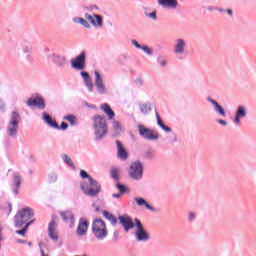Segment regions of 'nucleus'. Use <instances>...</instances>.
<instances>
[{"instance_id": "obj_1", "label": "nucleus", "mask_w": 256, "mask_h": 256, "mask_svg": "<svg viewBox=\"0 0 256 256\" xmlns=\"http://www.w3.org/2000/svg\"><path fill=\"white\" fill-rule=\"evenodd\" d=\"M80 75L84 81L85 87L88 89V93H93L94 87L98 95H107V93L109 92V90L107 89V85H105L103 74L99 72V70L94 71V84L93 79L91 78V74H89V72L81 71Z\"/></svg>"}, {"instance_id": "obj_2", "label": "nucleus", "mask_w": 256, "mask_h": 256, "mask_svg": "<svg viewBox=\"0 0 256 256\" xmlns=\"http://www.w3.org/2000/svg\"><path fill=\"white\" fill-rule=\"evenodd\" d=\"M81 179H88V184L81 183L80 189L83 191L84 195L88 197H97L99 193H101V185L97 180H95L87 171L80 170Z\"/></svg>"}, {"instance_id": "obj_3", "label": "nucleus", "mask_w": 256, "mask_h": 256, "mask_svg": "<svg viewBox=\"0 0 256 256\" xmlns=\"http://www.w3.org/2000/svg\"><path fill=\"white\" fill-rule=\"evenodd\" d=\"M92 130L95 141H103V139L107 137L109 127L107 126L105 116L97 114L92 118Z\"/></svg>"}, {"instance_id": "obj_4", "label": "nucleus", "mask_w": 256, "mask_h": 256, "mask_svg": "<svg viewBox=\"0 0 256 256\" xmlns=\"http://www.w3.org/2000/svg\"><path fill=\"white\" fill-rule=\"evenodd\" d=\"M92 233L98 241H104V239H107V235L109 233L107 231V224L105 221H103V219L96 218L93 220Z\"/></svg>"}, {"instance_id": "obj_5", "label": "nucleus", "mask_w": 256, "mask_h": 256, "mask_svg": "<svg viewBox=\"0 0 256 256\" xmlns=\"http://www.w3.org/2000/svg\"><path fill=\"white\" fill-rule=\"evenodd\" d=\"M35 215L33 213V209L29 207H25L19 210L14 216V226L16 229H21L24 225H27V221L31 219Z\"/></svg>"}, {"instance_id": "obj_6", "label": "nucleus", "mask_w": 256, "mask_h": 256, "mask_svg": "<svg viewBox=\"0 0 256 256\" xmlns=\"http://www.w3.org/2000/svg\"><path fill=\"white\" fill-rule=\"evenodd\" d=\"M145 166L140 160H136L131 163L128 169V175L133 181H141L143 179V171Z\"/></svg>"}, {"instance_id": "obj_7", "label": "nucleus", "mask_w": 256, "mask_h": 256, "mask_svg": "<svg viewBox=\"0 0 256 256\" xmlns=\"http://www.w3.org/2000/svg\"><path fill=\"white\" fill-rule=\"evenodd\" d=\"M136 223V231L134 233L135 239L138 243H147L149 239H151V235H149V232L145 229V226H143V223H141V220L138 218H135Z\"/></svg>"}, {"instance_id": "obj_8", "label": "nucleus", "mask_w": 256, "mask_h": 256, "mask_svg": "<svg viewBox=\"0 0 256 256\" xmlns=\"http://www.w3.org/2000/svg\"><path fill=\"white\" fill-rule=\"evenodd\" d=\"M42 120L46 125H48V127H51L52 129H58L61 131H67V129H69V124H67V122H61L59 126L57 121L53 120V117H51V115H49L47 112L42 113Z\"/></svg>"}, {"instance_id": "obj_9", "label": "nucleus", "mask_w": 256, "mask_h": 256, "mask_svg": "<svg viewBox=\"0 0 256 256\" xmlns=\"http://www.w3.org/2000/svg\"><path fill=\"white\" fill-rule=\"evenodd\" d=\"M138 133L145 141H158L159 133L155 130L145 127L144 125H138Z\"/></svg>"}, {"instance_id": "obj_10", "label": "nucleus", "mask_w": 256, "mask_h": 256, "mask_svg": "<svg viewBox=\"0 0 256 256\" xmlns=\"http://www.w3.org/2000/svg\"><path fill=\"white\" fill-rule=\"evenodd\" d=\"M71 67L76 71H83L87 67V52L85 50L71 60Z\"/></svg>"}, {"instance_id": "obj_11", "label": "nucleus", "mask_w": 256, "mask_h": 256, "mask_svg": "<svg viewBox=\"0 0 256 256\" xmlns=\"http://www.w3.org/2000/svg\"><path fill=\"white\" fill-rule=\"evenodd\" d=\"M118 220L120 221V225L124 228V231L128 233V231H131V229H135L137 227V222H133V218L127 214L120 215L118 217Z\"/></svg>"}, {"instance_id": "obj_12", "label": "nucleus", "mask_w": 256, "mask_h": 256, "mask_svg": "<svg viewBox=\"0 0 256 256\" xmlns=\"http://www.w3.org/2000/svg\"><path fill=\"white\" fill-rule=\"evenodd\" d=\"M245 117H247V106L245 105L237 106L234 120H233L234 125H236L237 127H240L241 120L245 119Z\"/></svg>"}, {"instance_id": "obj_13", "label": "nucleus", "mask_w": 256, "mask_h": 256, "mask_svg": "<svg viewBox=\"0 0 256 256\" xmlns=\"http://www.w3.org/2000/svg\"><path fill=\"white\" fill-rule=\"evenodd\" d=\"M47 59L48 61H52L54 65H57V67H60V68H63L67 65V58L65 56H61L53 52H50L47 54Z\"/></svg>"}, {"instance_id": "obj_14", "label": "nucleus", "mask_w": 256, "mask_h": 256, "mask_svg": "<svg viewBox=\"0 0 256 256\" xmlns=\"http://www.w3.org/2000/svg\"><path fill=\"white\" fill-rule=\"evenodd\" d=\"M57 227V216H52V219L48 224V237H50L52 241H59V236L57 235Z\"/></svg>"}, {"instance_id": "obj_15", "label": "nucleus", "mask_w": 256, "mask_h": 256, "mask_svg": "<svg viewBox=\"0 0 256 256\" xmlns=\"http://www.w3.org/2000/svg\"><path fill=\"white\" fill-rule=\"evenodd\" d=\"M84 17L85 19H87V21H89V23H91L93 27H96L98 29L103 27V16L95 13L93 15H90L89 13H85Z\"/></svg>"}, {"instance_id": "obj_16", "label": "nucleus", "mask_w": 256, "mask_h": 256, "mask_svg": "<svg viewBox=\"0 0 256 256\" xmlns=\"http://www.w3.org/2000/svg\"><path fill=\"white\" fill-rule=\"evenodd\" d=\"M60 217L70 228L75 227V214L71 210L60 211Z\"/></svg>"}, {"instance_id": "obj_17", "label": "nucleus", "mask_w": 256, "mask_h": 256, "mask_svg": "<svg viewBox=\"0 0 256 256\" xmlns=\"http://www.w3.org/2000/svg\"><path fill=\"white\" fill-rule=\"evenodd\" d=\"M27 107H38V109H45V99L37 95L36 97H30L26 101Z\"/></svg>"}, {"instance_id": "obj_18", "label": "nucleus", "mask_w": 256, "mask_h": 256, "mask_svg": "<svg viewBox=\"0 0 256 256\" xmlns=\"http://www.w3.org/2000/svg\"><path fill=\"white\" fill-rule=\"evenodd\" d=\"M187 49V40L183 38H178L174 44L175 55H185V50Z\"/></svg>"}, {"instance_id": "obj_19", "label": "nucleus", "mask_w": 256, "mask_h": 256, "mask_svg": "<svg viewBox=\"0 0 256 256\" xmlns=\"http://www.w3.org/2000/svg\"><path fill=\"white\" fill-rule=\"evenodd\" d=\"M116 147L118 159H121V161H127V159H129V152H127V149H125L123 143H121L119 140H116Z\"/></svg>"}, {"instance_id": "obj_20", "label": "nucleus", "mask_w": 256, "mask_h": 256, "mask_svg": "<svg viewBox=\"0 0 256 256\" xmlns=\"http://www.w3.org/2000/svg\"><path fill=\"white\" fill-rule=\"evenodd\" d=\"M88 230H89V221H87L85 218H80L78 227L76 230L77 235H79V237H83V235H87Z\"/></svg>"}, {"instance_id": "obj_21", "label": "nucleus", "mask_w": 256, "mask_h": 256, "mask_svg": "<svg viewBox=\"0 0 256 256\" xmlns=\"http://www.w3.org/2000/svg\"><path fill=\"white\" fill-rule=\"evenodd\" d=\"M21 183H23V177L19 174H14L12 181V193L19 195V189H21Z\"/></svg>"}, {"instance_id": "obj_22", "label": "nucleus", "mask_w": 256, "mask_h": 256, "mask_svg": "<svg viewBox=\"0 0 256 256\" xmlns=\"http://www.w3.org/2000/svg\"><path fill=\"white\" fill-rule=\"evenodd\" d=\"M17 48L21 49L23 51L24 54H26V59L28 61H31V50L33 49V47L31 46V44H29V42L27 41H22L20 43L17 44Z\"/></svg>"}, {"instance_id": "obj_23", "label": "nucleus", "mask_w": 256, "mask_h": 256, "mask_svg": "<svg viewBox=\"0 0 256 256\" xmlns=\"http://www.w3.org/2000/svg\"><path fill=\"white\" fill-rule=\"evenodd\" d=\"M6 133L8 137L15 139L19 133V124H13L11 122H8L6 127Z\"/></svg>"}, {"instance_id": "obj_24", "label": "nucleus", "mask_w": 256, "mask_h": 256, "mask_svg": "<svg viewBox=\"0 0 256 256\" xmlns=\"http://www.w3.org/2000/svg\"><path fill=\"white\" fill-rule=\"evenodd\" d=\"M206 101H208V103H211L216 113H219V115H222L223 117H225V108H223V106L218 104L217 100L211 98V96H208L206 98Z\"/></svg>"}, {"instance_id": "obj_25", "label": "nucleus", "mask_w": 256, "mask_h": 256, "mask_svg": "<svg viewBox=\"0 0 256 256\" xmlns=\"http://www.w3.org/2000/svg\"><path fill=\"white\" fill-rule=\"evenodd\" d=\"M134 201L136 202L138 207H146V209H148V211H152V213H155L157 211V209L151 206V204H149V202H147V200H145V198L143 197H135Z\"/></svg>"}, {"instance_id": "obj_26", "label": "nucleus", "mask_w": 256, "mask_h": 256, "mask_svg": "<svg viewBox=\"0 0 256 256\" xmlns=\"http://www.w3.org/2000/svg\"><path fill=\"white\" fill-rule=\"evenodd\" d=\"M158 5L164 9H177L179 2L177 0H158Z\"/></svg>"}, {"instance_id": "obj_27", "label": "nucleus", "mask_w": 256, "mask_h": 256, "mask_svg": "<svg viewBox=\"0 0 256 256\" xmlns=\"http://www.w3.org/2000/svg\"><path fill=\"white\" fill-rule=\"evenodd\" d=\"M100 109L108 116V119H114L115 118V112L111 108V106L107 103H104L101 105Z\"/></svg>"}, {"instance_id": "obj_28", "label": "nucleus", "mask_w": 256, "mask_h": 256, "mask_svg": "<svg viewBox=\"0 0 256 256\" xmlns=\"http://www.w3.org/2000/svg\"><path fill=\"white\" fill-rule=\"evenodd\" d=\"M139 109L143 115H149L153 109V104L151 102L139 104Z\"/></svg>"}, {"instance_id": "obj_29", "label": "nucleus", "mask_w": 256, "mask_h": 256, "mask_svg": "<svg viewBox=\"0 0 256 256\" xmlns=\"http://www.w3.org/2000/svg\"><path fill=\"white\" fill-rule=\"evenodd\" d=\"M8 123H12L14 125H19V123H21V114H19V112H17V110H13L10 113V120Z\"/></svg>"}, {"instance_id": "obj_30", "label": "nucleus", "mask_w": 256, "mask_h": 256, "mask_svg": "<svg viewBox=\"0 0 256 256\" xmlns=\"http://www.w3.org/2000/svg\"><path fill=\"white\" fill-rule=\"evenodd\" d=\"M73 23H77L78 25H82L85 29H91V24H89V21L82 17H74L72 19Z\"/></svg>"}, {"instance_id": "obj_31", "label": "nucleus", "mask_w": 256, "mask_h": 256, "mask_svg": "<svg viewBox=\"0 0 256 256\" xmlns=\"http://www.w3.org/2000/svg\"><path fill=\"white\" fill-rule=\"evenodd\" d=\"M156 120H157V125H159L160 128L163 131H165V133H171V131H173V129H171V127H169L163 123V120L161 119V116H159L158 112H156Z\"/></svg>"}, {"instance_id": "obj_32", "label": "nucleus", "mask_w": 256, "mask_h": 256, "mask_svg": "<svg viewBox=\"0 0 256 256\" xmlns=\"http://www.w3.org/2000/svg\"><path fill=\"white\" fill-rule=\"evenodd\" d=\"M102 215L105 217V219L110 221L111 225H117V217H115V215H113L111 212L103 210Z\"/></svg>"}, {"instance_id": "obj_33", "label": "nucleus", "mask_w": 256, "mask_h": 256, "mask_svg": "<svg viewBox=\"0 0 256 256\" xmlns=\"http://www.w3.org/2000/svg\"><path fill=\"white\" fill-rule=\"evenodd\" d=\"M34 222L35 220H30L29 222H27L22 229L16 230V235H21L22 237H25V234L27 233L29 227H31Z\"/></svg>"}, {"instance_id": "obj_34", "label": "nucleus", "mask_w": 256, "mask_h": 256, "mask_svg": "<svg viewBox=\"0 0 256 256\" xmlns=\"http://www.w3.org/2000/svg\"><path fill=\"white\" fill-rule=\"evenodd\" d=\"M64 121H68V123H70V125L72 127H75L78 125L77 123V116H75L74 114H68L66 116L63 117Z\"/></svg>"}, {"instance_id": "obj_35", "label": "nucleus", "mask_w": 256, "mask_h": 256, "mask_svg": "<svg viewBox=\"0 0 256 256\" xmlns=\"http://www.w3.org/2000/svg\"><path fill=\"white\" fill-rule=\"evenodd\" d=\"M112 127H113V130H114V137H117L118 135H121V131L123 129L121 128V123H119V121L114 120L112 122Z\"/></svg>"}, {"instance_id": "obj_36", "label": "nucleus", "mask_w": 256, "mask_h": 256, "mask_svg": "<svg viewBox=\"0 0 256 256\" xmlns=\"http://www.w3.org/2000/svg\"><path fill=\"white\" fill-rule=\"evenodd\" d=\"M62 161L68 165V167H70L71 169H75V163H73V159H71V157H69V155L67 154H63L62 155Z\"/></svg>"}, {"instance_id": "obj_37", "label": "nucleus", "mask_w": 256, "mask_h": 256, "mask_svg": "<svg viewBox=\"0 0 256 256\" xmlns=\"http://www.w3.org/2000/svg\"><path fill=\"white\" fill-rule=\"evenodd\" d=\"M121 173V168H117V167H112L110 170V175L111 177L118 182L119 181V174Z\"/></svg>"}, {"instance_id": "obj_38", "label": "nucleus", "mask_w": 256, "mask_h": 256, "mask_svg": "<svg viewBox=\"0 0 256 256\" xmlns=\"http://www.w3.org/2000/svg\"><path fill=\"white\" fill-rule=\"evenodd\" d=\"M115 187H116V189H118V191H119V193H121V195H125V193H127V191H129V188L125 184H121L119 181L116 182Z\"/></svg>"}, {"instance_id": "obj_39", "label": "nucleus", "mask_w": 256, "mask_h": 256, "mask_svg": "<svg viewBox=\"0 0 256 256\" xmlns=\"http://www.w3.org/2000/svg\"><path fill=\"white\" fill-rule=\"evenodd\" d=\"M157 63L160 65V67H167V59H165V56L163 55H158Z\"/></svg>"}, {"instance_id": "obj_40", "label": "nucleus", "mask_w": 256, "mask_h": 256, "mask_svg": "<svg viewBox=\"0 0 256 256\" xmlns=\"http://www.w3.org/2000/svg\"><path fill=\"white\" fill-rule=\"evenodd\" d=\"M57 179H58L57 173L52 172L48 175L49 183H57Z\"/></svg>"}, {"instance_id": "obj_41", "label": "nucleus", "mask_w": 256, "mask_h": 256, "mask_svg": "<svg viewBox=\"0 0 256 256\" xmlns=\"http://www.w3.org/2000/svg\"><path fill=\"white\" fill-rule=\"evenodd\" d=\"M145 17H149V19H152L153 21H157V11H153L152 13L144 12Z\"/></svg>"}, {"instance_id": "obj_42", "label": "nucleus", "mask_w": 256, "mask_h": 256, "mask_svg": "<svg viewBox=\"0 0 256 256\" xmlns=\"http://www.w3.org/2000/svg\"><path fill=\"white\" fill-rule=\"evenodd\" d=\"M142 51H144V53H146V55H153V49H151L149 46L147 45H142V48H140Z\"/></svg>"}, {"instance_id": "obj_43", "label": "nucleus", "mask_w": 256, "mask_h": 256, "mask_svg": "<svg viewBox=\"0 0 256 256\" xmlns=\"http://www.w3.org/2000/svg\"><path fill=\"white\" fill-rule=\"evenodd\" d=\"M144 157L145 159H155V153L153 152V150H147L144 153Z\"/></svg>"}, {"instance_id": "obj_44", "label": "nucleus", "mask_w": 256, "mask_h": 256, "mask_svg": "<svg viewBox=\"0 0 256 256\" xmlns=\"http://www.w3.org/2000/svg\"><path fill=\"white\" fill-rule=\"evenodd\" d=\"M196 217H197V215L195 214V212H190V213L188 214V221H189L190 223H192V221H195Z\"/></svg>"}, {"instance_id": "obj_45", "label": "nucleus", "mask_w": 256, "mask_h": 256, "mask_svg": "<svg viewBox=\"0 0 256 256\" xmlns=\"http://www.w3.org/2000/svg\"><path fill=\"white\" fill-rule=\"evenodd\" d=\"M131 43L136 47V49H141L143 47V45L139 44L137 40H131Z\"/></svg>"}, {"instance_id": "obj_46", "label": "nucleus", "mask_w": 256, "mask_h": 256, "mask_svg": "<svg viewBox=\"0 0 256 256\" xmlns=\"http://www.w3.org/2000/svg\"><path fill=\"white\" fill-rule=\"evenodd\" d=\"M135 85H136V87H143V79L137 78L135 80Z\"/></svg>"}, {"instance_id": "obj_47", "label": "nucleus", "mask_w": 256, "mask_h": 256, "mask_svg": "<svg viewBox=\"0 0 256 256\" xmlns=\"http://www.w3.org/2000/svg\"><path fill=\"white\" fill-rule=\"evenodd\" d=\"M0 111H2V113H5V102L1 98H0Z\"/></svg>"}, {"instance_id": "obj_48", "label": "nucleus", "mask_w": 256, "mask_h": 256, "mask_svg": "<svg viewBox=\"0 0 256 256\" xmlns=\"http://www.w3.org/2000/svg\"><path fill=\"white\" fill-rule=\"evenodd\" d=\"M123 194H121V192H119V193H114V194H112V197L114 198V199H121V196H122Z\"/></svg>"}, {"instance_id": "obj_49", "label": "nucleus", "mask_w": 256, "mask_h": 256, "mask_svg": "<svg viewBox=\"0 0 256 256\" xmlns=\"http://www.w3.org/2000/svg\"><path fill=\"white\" fill-rule=\"evenodd\" d=\"M216 123H219L220 125L225 126V120L223 119H216Z\"/></svg>"}, {"instance_id": "obj_50", "label": "nucleus", "mask_w": 256, "mask_h": 256, "mask_svg": "<svg viewBox=\"0 0 256 256\" xmlns=\"http://www.w3.org/2000/svg\"><path fill=\"white\" fill-rule=\"evenodd\" d=\"M94 9L98 10L99 9V6L97 5H92L89 7V11H94Z\"/></svg>"}, {"instance_id": "obj_51", "label": "nucleus", "mask_w": 256, "mask_h": 256, "mask_svg": "<svg viewBox=\"0 0 256 256\" xmlns=\"http://www.w3.org/2000/svg\"><path fill=\"white\" fill-rule=\"evenodd\" d=\"M226 13L230 16L233 17V10L232 9H227Z\"/></svg>"}, {"instance_id": "obj_52", "label": "nucleus", "mask_w": 256, "mask_h": 256, "mask_svg": "<svg viewBox=\"0 0 256 256\" xmlns=\"http://www.w3.org/2000/svg\"><path fill=\"white\" fill-rule=\"evenodd\" d=\"M208 11H217V7H213V6H208L207 7Z\"/></svg>"}, {"instance_id": "obj_53", "label": "nucleus", "mask_w": 256, "mask_h": 256, "mask_svg": "<svg viewBox=\"0 0 256 256\" xmlns=\"http://www.w3.org/2000/svg\"><path fill=\"white\" fill-rule=\"evenodd\" d=\"M113 237H114V241H117V239H119V233L118 232H114L113 233Z\"/></svg>"}, {"instance_id": "obj_54", "label": "nucleus", "mask_w": 256, "mask_h": 256, "mask_svg": "<svg viewBox=\"0 0 256 256\" xmlns=\"http://www.w3.org/2000/svg\"><path fill=\"white\" fill-rule=\"evenodd\" d=\"M172 141H173V143H177V134H173Z\"/></svg>"}, {"instance_id": "obj_55", "label": "nucleus", "mask_w": 256, "mask_h": 256, "mask_svg": "<svg viewBox=\"0 0 256 256\" xmlns=\"http://www.w3.org/2000/svg\"><path fill=\"white\" fill-rule=\"evenodd\" d=\"M17 242H18V243H21V244L27 243L26 240H21V239H19Z\"/></svg>"}, {"instance_id": "obj_56", "label": "nucleus", "mask_w": 256, "mask_h": 256, "mask_svg": "<svg viewBox=\"0 0 256 256\" xmlns=\"http://www.w3.org/2000/svg\"><path fill=\"white\" fill-rule=\"evenodd\" d=\"M216 11H219V13H223V11H225V9H223V8H217Z\"/></svg>"}, {"instance_id": "obj_57", "label": "nucleus", "mask_w": 256, "mask_h": 256, "mask_svg": "<svg viewBox=\"0 0 256 256\" xmlns=\"http://www.w3.org/2000/svg\"><path fill=\"white\" fill-rule=\"evenodd\" d=\"M95 211H96V213H99V211H101V208H100L99 206H97V207L95 208Z\"/></svg>"}, {"instance_id": "obj_58", "label": "nucleus", "mask_w": 256, "mask_h": 256, "mask_svg": "<svg viewBox=\"0 0 256 256\" xmlns=\"http://www.w3.org/2000/svg\"><path fill=\"white\" fill-rule=\"evenodd\" d=\"M28 247H33V243L32 242H28Z\"/></svg>"}, {"instance_id": "obj_59", "label": "nucleus", "mask_w": 256, "mask_h": 256, "mask_svg": "<svg viewBox=\"0 0 256 256\" xmlns=\"http://www.w3.org/2000/svg\"><path fill=\"white\" fill-rule=\"evenodd\" d=\"M11 210H12V208H11V205H10L9 213H11Z\"/></svg>"}, {"instance_id": "obj_60", "label": "nucleus", "mask_w": 256, "mask_h": 256, "mask_svg": "<svg viewBox=\"0 0 256 256\" xmlns=\"http://www.w3.org/2000/svg\"><path fill=\"white\" fill-rule=\"evenodd\" d=\"M110 25L113 26V23L110 22Z\"/></svg>"}, {"instance_id": "obj_61", "label": "nucleus", "mask_w": 256, "mask_h": 256, "mask_svg": "<svg viewBox=\"0 0 256 256\" xmlns=\"http://www.w3.org/2000/svg\"><path fill=\"white\" fill-rule=\"evenodd\" d=\"M46 51H49L48 48L46 49Z\"/></svg>"}]
</instances>
